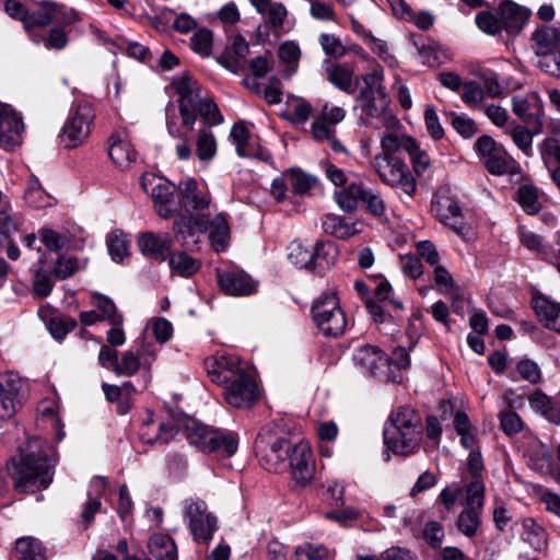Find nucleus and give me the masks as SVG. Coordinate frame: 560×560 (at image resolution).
<instances>
[{
    "label": "nucleus",
    "instance_id": "nucleus-1",
    "mask_svg": "<svg viewBox=\"0 0 560 560\" xmlns=\"http://www.w3.org/2000/svg\"><path fill=\"white\" fill-rule=\"evenodd\" d=\"M255 447L267 470L278 472L289 459L292 476L298 483L305 486L313 479L315 463L311 446L301 441L292 447L282 421L266 424L256 439Z\"/></svg>",
    "mask_w": 560,
    "mask_h": 560
},
{
    "label": "nucleus",
    "instance_id": "nucleus-2",
    "mask_svg": "<svg viewBox=\"0 0 560 560\" xmlns=\"http://www.w3.org/2000/svg\"><path fill=\"white\" fill-rule=\"evenodd\" d=\"M205 368L213 383L223 386V395L229 405L248 408L258 397L256 380L246 362L230 354L210 357Z\"/></svg>",
    "mask_w": 560,
    "mask_h": 560
},
{
    "label": "nucleus",
    "instance_id": "nucleus-3",
    "mask_svg": "<svg viewBox=\"0 0 560 560\" xmlns=\"http://www.w3.org/2000/svg\"><path fill=\"white\" fill-rule=\"evenodd\" d=\"M54 451L39 438L28 441L25 453L10 469L14 488L20 492L44 490L52 481L55 466Z\"/></svg>",
    "mask_w": 560,
    "mask_h": 560
},
{
    "label": "nucleus",
    "instance_id": "nucleus-4",
    "mask_svg": "<svg viewBox=\"0 0 560 560\" xmlns=\"http://www.w3.org/2000/svg\"><path fill=\"white\" fill-rule=\"evenodd\" d=\"M178 95V106L170 102L165 107L167 133L172 138H184L197 120V112L206 97L199 83L188 74H182L172 83Z\"/></svg>",
    "mask_w": 560,
    "mask_h": 560
},
{
    "label": "nucleus",
    "instance_id": "nucleus-5",
    "mask_svg": "<svg viewBox=\"0 0 560 560\" xmlns=\"http://www.w3.org/2000/svg\"><path fill=\"white\" fill-rule=\"evenodd\" d=\"M422 433L421 416L410 407H399L384 427V443L394 454L410 455L418 451Z\"/></svg>",
    "mask_w": 560,
    "mask_h": 560
},
{
    "label": "nucleus",
    "instance_id": "nucleus-6",
    "mask_svg": "<svg viewBox=\"0 0 560 560\" xmlns=\"http://www.w3.org/2000/svg\"><path fill=\"white\" fill-rule=\"evenodd\" d=\"M360 81L363 85L360 89L358 102L362 113L370 118L380 119L387 129H395L399 120L388 112L389 98L383 85V69L376 66L370 73L358 78L355 84Z\"/></svg>",
    "mask_w": 560,
    "mask_h": 560
},
{
    "label": "nucleus",
    "instance_id": "nucleus-7",
    "mask_svg": "<svg viewBox=\"0 0 560 560\" xmlns=\"http://www.w3.org/2000/svg\"><path fill=\"white\" fill-rule=\"evenodd\" d=\"M311 312L316 327L324 336L338 337L345 332L347 318L335 292L320 294Z\"/></svg>",
    "mask_w": 560,
    "mask_h": 560
},
{
    "label": "nucleus",
    "instance_id": "nucleus-8",
    "mask_svg": "<svg viewBox=\"0 0 560 560\" xmlns=\"http://www.w3.org/2000/svg\"><path fill=\"white\" fill-rule=\"evenodd\" d=\"M186 435L188 442L202 452L218 453L230 457L236 453L238 447V441L234 433L213 430L201 423L188 424Z\"/></svg>",
    "mask_w": 560,
    "mask_h": 560
},
{
    "label": "nucleus",
    "instance_id": "nucleus-9",
    "mask_svg": "<svg viewBox=\"0 0 560 560\" xmlns=\"http://www.w3.org/2000/svg\"><path fill=\"white\" fill-rule=\"evenodd\" d=\"M79 19V13L75 10L68 9L55 1L43 0L37 3L35 10L30 11L25 31L34 44H39V35L35 33V27H44L54 22L61 25H71Z\"/></svg>",
    "mask_w": 560,
    "mask_h": 560
},
{
    "label": "nucleus",
    "instance_id": "nucleus-10",
    "mask_svg": "<svg viewBox=\"0 0 560 560\" xmlns=\"http://www.w3.org/2000/svg\"><path fill=\"white\" fill-rule=\"evenodd\" d=\"M371 165L384 184L400 189L410 198L415 196L417 182L399 156H374Z\"/></svg>",
    "mask_w": 560,
    "mask_h": 560
},
{
    "label": "nucleus",
    "instance_id": "nucleus-11",
    "mask_svg": "<svg viewBox=\"0 0 560 560\" xmlns=\"http://www.w3.org/2000/svg\"><path fill=\"white\" fill-rule=\"evenodd\" d=\"M158 359V350L153 343L142 341L136 351H124L117 364L115 374L117 376H133L140 370L143 371L144 385L151 381L152 365Z\"/></svg>",
    "mask_w": 560,
    "mask_h": 560
},
{
    "label": "nucleus",
    "instance_id": "nucleus-12",
    "mask_svg": "<svg viewBox=\"0 0 560 560\" xmlns=\"http://www.w3.org/2000/svg\"><path fill=\"white\" fill-rule=\"evenodd\" d=\"M184 517L197 542L209 544L217 530V517L207 512V504L201 500H185Z\"/></svg>",
    "mask_w": 560,
    "mask_h": 560
},
{
    "label": "nucleus",
    "instance_id": "nucleus-13",
    "mask_svg": "<svg viewBox=\"0 0 560 560\" xmlns=\"http://www.w3.org/2000/svg\"><path fill=\"white\" fill-rule=\"evenodd\" d=\"M352 361L362 373L370 374L385 382H395L387 355L373 345H362L353 350Z\"/></svg>",
    "mask_w": 560,
    "mask_h": 560
},
{
    "label": "nucleus",
    "instance_id": "nucleus-14",
    "mask_svg": "<svg viewBox=\"0 0 560 560\" xmlns=\"http://www.w3.org/2000/svg\"><path fill=\"white\" fill-rule=\"evenodd\" d=\"M95 113L89 103L77 104L61 132V142L67 148H77L88 138Z\"/></svg>",
    "mask_w": 560,
    "mask_h": 560
},
{
    "label": "nucleus",
    "instance_id": "nucleus-15",
    "mask_svg": "<svg viewBox=\"0 0 560 560\" xmlns=\"http://www.w3.org/2000/svg\"><path fill=\"white\" fill-rule=\"evenodd\" d=\"M475 150L482 159L485 167L493 175L513 173L516 167L514 159L490 136H481L475 142Z\"/></svg>",
    "mask_w": 560,
    "mask_h": 560
},
{
    "label": "nucleus",
    "instance_id": "nucleus-16",
    "mask_svg": "<svg viewBox=\"0 0 560 560\" xmlns=\"http://www.w3.org/2000/svg\"><path fill=\"white\" fill-rule=\"evenodd\" d=\"M431 211L444 225L451 228L457 235L466 237L470 226L465 222L458 201L446 191H438L432 199Z\"/></svg>",
    "mask_w": 560,
    "mask_h": 560
},
{
    "label": "nucleus",
    "instance_id": "nucleus-17",
    "mask_svg": "<svg viewBox=\"0 0 560 560\" xmlns=\"http://www.w3.org/2000/svg\"><path fill=\"white\" fill-rule=\"evenodd\" d=\"M141 186L151 196L154 208L161 218L167 219L177 212V201L174 196L175 185L161 177L147 174L141 177Z\"/></svg>",
    "mask_w": 560,
    "mask_h": 560
},
{
    "label": "nucleus",
    "instance_id": "nucleus-18",
    "mask_svg": "<svg viewBox=\"0 0 560 560\" xmlns=\"http://www.w3.org/2000/svg\"><path fill=\"white\" fill-rule=\"evenodd\" d=\"M24 124L21 115L8 104L0 102V147L13 151L22 143Z\"/></svg>",
    "mask_w": 560,
    "mask_h": 560
},
{
    "label": "nucleus",
    "instance_id": "nucleus-19",
    "mask_svg": "<svg viewBox=\"0 0 560 560\" xmlns=\"http://www.w3.org/2000/svg\"><path fill=\"white\" fill-rule=\"evenodd\" d=\"M178 191L177 211L180 210L194 215V212L207 209L211 202L210 196L198 189L195 178L182 180L178 185Z\"/></svg>",
    "mask_w": 560,
    "mask_h": 560
},
{
    "label": "nucleus",
    "instance_id": "nucleus-20",
    "mask_svg": "<svg viewBox=\"0 0 560 560\" xmlns=\"http://www.w3.org/2000/svg\"><path fill=\"white\" fill-rule=\"evenodd\" d=\"M22 382L18 375L8 373L0 380V419L13 417L21 408Z\"/></svg>",
    "mask_w": 560,
    "mask_h": 560
},
{
    "label": "nucleus",
    "instance_id": "nucleus-21",
    "mask_svg": "<svg viewBox=\"0 0 560 560\" xmlns=\"http://www.w3.org/2000/svg\"><path fill=\"white\" fill-rule=\"evenodd\" d=\"M230 138L240 158H254L265 162L271 159V154L268 151L264 150L258 143H255L244 122L240 121L233 125Z\"/></svg>",
    "mask_w": 560,
    "mask_h": 560
},
{
    "label": "nucleus",
    "instance_id": "nucleus-22",
    "mask_svg": "<svg viewBox=\"0 0 560 560\" xmlns=\"http://www.w3.org/2000/svg\"><path fill=\"white\" fill-rule=\"evenodd\" d=\"M221 290L228 295H249L256 291V282L242 270H217Z\"/></svg>",
    "mask_w": 560,
    "mask_h": 560
},
{
    "label": "nucleus",
    "instance_id": "nucleus-23",
    "mask_svg": "<svg viewBox=\"0 0 560 560\" xmlns=\"http://www.w3.org/2000/svg\"><path fill=\"white\" fill-rule=\"evenodd\" d=\"M498 15H500L502 30L515 36L522 32L530 11L515 2L504 1L498 8Z\"/></svg>",
    "mask_w": 560,
    "mask_h": 560
},
{
    "label": "nucleus",
    "instance_id": "nucleus-24",
    "mask_svg": "<svg viewBox=\"0 0 560 560\" xmlns=\"http://www.w3.org/2000/svg\"><path fill=\"white\" fill-rule=\"evenodd\" d=\"M195 230L200 233L208 231V218L205 215H182L174 222V231L177 241L183 246L189 247L190 245L197 246L199 243L198 238L195 237Z\"/></svg>",
    "mask_w": 560,
    "mask_h": 560
},
{
    "label": "nucleus",
    "instance_id": "nucleus-25",
    "mask_svg": "<svg viewBox=\"0 0 560 560\" xmlns=\"http://www.w3.org/2000/svg\"><path fill=\"white\" fill-rule=\"evenodd\" d=\"M138 247L143 256L152 260L163 261L172 247V238L166 233L145 232L138 236Z\"/></svg>",
    "mask_w": 560,
    "mask_h": 560
},
{
    "label": "nucleus",
    "instance_id": "nucleus-26",
    "mask_svg": "<svg viewBox=\"0 0 560 560\" xmlns=\"http://www.w3.org/2000/svg\"><path fill=\"white\" fill-rule=\"evenodd\" d=\"M249 52V46L246 39L236 35L232 45L225 49L219 59L220 63L233 73L244 72L246 69V56Z\"/></svg>",
    "mask_w": 560,
    "mask_h": 560
},
{
    "label": "nucleus",
    "instance_id": "nucleus-27",
    "mask_svg": "<svg viewBox=\"0 0 560 560\" xmlns=\"http://www.w3.org/2000/svg\"><path fill=\"white\" fill-rule=\"evenodd\" d=\"M108 142V154L115 164L125 167L136 161L137 152L127 140L126 135L120 132L114 133Z\"/></svg>",
    "mask_w": 560,
    "mask_h": 560
},
{
    "label": "nucleus",
    "instance_id": "nucleus-28",
    "mask_svg": "<svg viewBox=\"0 0 560 560\" xmlns=\"http://www.w3.org/2000/svg\"><path fill=\"white\" fill-rule=\"evenodd\" d=\"M533 302L537 315L545 320V325L560 332V303L545 295L535 296Z\"/></svg>",
    "mask_w": 560,
    "mask_h": 560
},
{
    "label": "nucleus",
    "instance_id": "nucleus-29",
    "mask_svg": "<svg viewBox=\"0 0 560 560\" xmlns=\"http://www.w3.org/2000/svg\"><path fill=\"white\" fill-rule=\"evenodd\" d=\"M148 549L155 560H177L176 544L167 534L156 533L151 535Z\"/></svg>",
    "mask_w": 560,
    "mask_h": 560
},
{
    "label": "nucleus",
    "instance_id": "nucleus-30",
    "mask_svg": "<svg viewBox=\"0 0 560 560\" xmlns=\"http://www.w3.org/2000/svg\"><path fill=\"white\" fill-rule=\"evenodd\" d=\"M532 39L536 55L560 50V31L558 28L541 26L533 33Z\"/></svg>",
    "mask_w": 560,
    "mask_h": 560
},
{
    "label": "nucleus",
    "instance_id": "nucleus-31",
    "mask_svg": "<svg viewBox=\"0 0 560 560\" xmlns=\"http://www.w3.org/2000/svg\"><path fill=\"white\" fill-rule=\"evenodd\" d=\"M209 240L212 248L224 252L230 241V226L222 213L217 214L211 221L208 219Z\"/></svg>",
    "mask_w": 560,
    "mask_h": 560
},
{
    "label": "nucleus",
    "instance_id": "nucleus-32",
    "mask_svg": "<svg viewBox=\"0 0 560 560\" xmlns=\"http://www.w3.org/2000/svg\"><path fill=\"white\" fill-rule=\"evenodd\" d=\"M168 265L172 271L183 278H190L201 268V260L194 258L184 250H176L170 254Z\"/></svg>",
    "mask_w": 560,
    "mask_h": 560
},
{
    "label": "nucleus",
    "instance_id": "nucleus-33",
    "mask_svg": "<svg viewBox=\"0 0 560 560\" xmlns=\"http://www.w3.org/2000/svg\"><path fill=\"white\" fill-rule=\"evenodd\" d=\"M413 138L398 131H388L381 137L382 153L375 156H398L397 153L400 150L407 152L409 144H411Z\"/></svg>",
    "mask_w": 560,
    "mask_h": 560
},
{
    "label": "nucleus",
    "instance_id": "nucleus-34",
    "mask_svg": "<svg viewBox=\"0 0 560 560\" xmlns=\"http://www.w3.org/2000/svg\"><path fill=\"white\" fill-rule=\"evenodd\" d=\"M258 14L275 34H281L284 31V22L289 12L282 2L271 1Z\"/></svg>",
    "mask_w": 560,
    "mask_h": 560
},
{
    "label": "nucleus",
    "instance_id": "nucleus-35",
    "mask_svg": "<svg viewBox=\"0 0 560 560\" xmlns=\"http://www.w3.org/2000/svg\"><path fill=\"white\" fill-rule=\"evenodd\" d=\"M336 247L332 243L317 242L312 250L310 270L323 273L335 264Z\"/></svg>",
    "mask_w": 560,
    "mask_h": 560
},
{
    "label": "nucleus",
    "instance_id": "nucleus-36",
    "mask_svg": "<svg viewBox=\"0 0 560 560\" xmlns=\"http://www.w3.org/2000/svg\"><path fill=\"white\" fill-rule=\"evenodd\" d=\"M24 199L31 207L47 208L54 205V198L49 195L39 183L38 178L31 176L24 194Z\"/></svg>",
    "mask_w": 560,
    "mask_h": 560
},
{
    "label": "nucleus",
    "instance_id": "nucleus-37",
    "mask_svg": "<svg viewBox=\"0 0 560 560\" xmlns=\"http://www.w3.org/2000/svg\"><path fill=\"white\" fill-rule=\"evenodd\" d=\"M327 80L340 91L353 94L355 84L353 83V72L342 65H334L327 69Z\"/></svg>",
    "mask_w": 560,
    "mask_h": 560
},
{
    "label": "nucleus",
    "instance_id": "nucleus-38",
    "mask_svg": "<svg viewBox=\"0 0 560 560\" xmlns=\"http://www.w3.org/2000/svg\"><path fill=\"white\" fill-rule=\"evenodd\" d=\"M522 528V539L529 544L535 550H541L546 546V532L534 518H523Z\"/></svg>",
    "mask_w": 560,
    "mask_h": 560
},
{
    "label": "nucleus",
    "instance_id": "nucleus-39",
    "mask_svg": "<svg viewBox=\"0 0 560 560\" xmlns=\"http://www.w3.org/2000/svg\"><path fill=\"white\" fill-rule=\"evenodd\" d=\"M323 229L325 233L341 240L349 238L359 232L355 228V223H349L343 218L335 214L326 215L323 222Z\"/></svg>",
    "mask_w": 560,
    "mask_h": 560
},
{
    "label": "nucleus",
    "instance_id": "nucleus-40",
    "mask_svg": "<svg viewBox=\"0 0 560 560\" xmlns=\"http://www.w3.org/2000/svg\"><path fill=\"white\" fill-rule=\"evenodd\" d=\"M434 283L440 293L448 295L453 302L463 298L462 289L455 284L452 275L442 266L434 267Z\"/></svg>",
    "mask_w": 560,
    "mask_h": 560
},
{
    "label": "nucleus",
    "instance_id": "nucleus-41",
    "mask_svg": "<svg viewBox=\"0 0 560 560\" xmlns=\"http://www.w3.org/2000/svg\"><path fill=\"white\" fill-rule=\"evenodd\" d=\"M481 511L482 510L466 506L457 517V529L468 538L476 536L481 525Z\"/></svg>",
    "mask_w": 560,
    "mask_h": 560
},
{
    "label": "nucleus",
    "instance_id": "nucleus-42",
    "mask_svg": "<svg viewBox=\"0 0 560 560\" xmlns=\"http://www.w3.org/2000/svg\"><path fill=\"white\" fill-rule=\"evenodd\" d=\"M15 550L21 560H47L42 542L32 536L21 537L16 540Z\"/></svg>",
    "mask_w": 560,
    "mask_h": 560
},
{
    "label": "nucleus",
    "instance_id": "nucleus-43",
    "mask_svg": "<svg viewBox=\"0 0 560 560\" xmlns=\"http://www.w3.org/2000/svg\"><path fill=\"white\" fill-rule=\"evenodd\" d=\"M364 186L352 183L348 187L335 194L336 202L339 208L346 212H352L358 207V201L362 200Z\"/></svg>",
    "mask_w": 560,
    "mask_h": 560
},
{
    "label": "nucleus",
    "instance_id": "nucleus-44",
    "mask_svg": "<svg viewBox=\"0 0 560 560\" xmlns=\"http://www.w3.org/2000/svg\"><path fill=\"white\" fill-rule=\"evenodd\" d=\"M197 156L201 162H210L217 154V140L209 130H200L197 137Z\"/></svg>",
    "mask_w": 560,
    "mask_h": 560
},
{
    "label": "nucleus",
    "instance_id": "nucleus-45",
    "mask_svg": "<svg viewBox=\"0 0 560 560\" xmlns=\"http://www.w3.org/2000/svg\"><path fill=\"white\" fill-rule=\"evenodd\" d=\"M513 113L522 119L525 124L530 125L533 128L540 127L538 116L533 112L528 97L515 95L512 98Z\"/></svg>",
    "mask_w": 560,
    "mask_h": 560
},
{
    "label": "nucleus",
    "instance_id": "nucleus-46",
    "mask_svg": "<svg viewBox=\"0 0 560 560\" xmlns=\"http://www.w3.org/2000/svg\"><path fill=\"white\" fill-rule=\"evenodd\" d=\"M517 201L528 214H536L540 210V202L535 187L523 185L517 190Z\"/></svg>",
    "mask_w": 560,
    "mask_h": 560
},
{
    "label": "nucleus",
    "instance_id": "nucleus-47",
    "mask_svg": "<svg viewBox=\"0 0 560 560\" xmlns=\"http://www.w3.org/2000/svg\"><path fill=\"white\" fill-rule=\"evenodd\" d=\"M66 26L59 24L50 28L46 36H39V43H43L47 49L62 50L69 43L68 32L65 30Z\"/></svg>",
    "mask_w": 560,
    "mask_h": 560
},
{
    "label": "nucleus",
    "instance_id": "nucleus-48",
    "mask_svg": "<svg viewBox=\"0 0 560 560\" xmlns=\"http://www.w3.org/2000/svg\"><path fill=\"white\" fill-rule=\"evenodd\" d=\"M107 248L112 259L120 262L129 254V242L125 234L113 232L107 237Z\"/></svg>",
    "mask_w": 560,
    "mask_h": 560
},
{
    "label": "nucleus",
    "instance_id": "nucleus-49",
    "mask_svg": "<svg viewBox=\"0 0 560 560\" xmlns=\"http://www.w3.org/2000/svg\"><path fill=\"white\" fill-rule=\"evenodd\" d=\"M362 203L366 211L376 218H383L386 215V203L382 196L370 188H363Z\"/></svg>",
    "mask_w": 560,
    "mask_h": 560
},
{
    "label": "nucleus",
    "instance_id": "nucleus-50",
    "mask_svg": "<svg viewBox=\"0 0 560 560\" xmlns=\"http://www.w3.org/2000/svg\"><path fill=\"white\" fill-rule=\"evenodd\" d=\"M177 433L176 427L173 424V422H161L159 424V431L154 436L149 435L148 432L142 429L140 436L141 440L147 444H167L171 442Z\"/></svg>",
    "mask_w": 560,
    "mask_h": 560
},
{
    "label": "nucleus",
    "instance_id": "nucleus-51",
    "mask_svg": "<svg viewBox=\"0 0 560 560\" xmlns=\"http://www.w3.org/2000/svg\"><path fill=\"white\" fill-rule=\"evenodd\" d=\"M213 34L208 28H199L190 38V45L195 52L201 57H209L212 50Z\"/></svg>",
    "mask_w": 560,
    "mask_h": 560
},
{
    "label": "nucleus",
    "instance_id": "nucleus-52",
    "mask_svg": "<svg viewBox=\"0 0 560 560\" xmlns=\"http://www.w3.org/2000/svg\"><path fill=\"white\" fill-rule=\"evenodd\" d=\"M38 237L45 247L50 252L61 250L69 242L65 234H61L50 228L39 229Z\"/></svg>",
    "mask_w": 560,
    "mask_h": 560
},
{
    "label": "nucleus",
    "instance_id": "nucleus-53",
    "mask_svg": "<svg viewBox=\"0 0 560 560\" xmlns=\"http://www.w3.org/2000/svg\"><path fill=\"white\" fill-rule=\"evenodd\" d=\"M329 552L326 547L314 544H303L294 550V560H328Z\"/></svg>",
    "mask_w": 560,
    "mask_h": 560
},
{
    "label": "nucleus",
    "instance_id": "nucleus-54",
    "mask_svg": "<svg viewBox=\"0 0 560 560\" xmlns=\"http://www.w3.org/2000/svg\"><path fill=\"white\" fill-rule=\"evenodd\" d=\"M407 153L410 156L415 173L418 176L423 175L431 164L428 153L419 147L415 139L412 143L409 144Z\"/></svg>",
    "mask_w": 560,
    "mask_h": 560
},
{
    "label": "nucleus",
    "instance_id": "nucleus-55",
    "mask_svg": "<svg viewBox=\"0 0 560 560\" xmlns=\"http://www.w3.org/2000/svg\"><path fill=\"white\" fill-rule=\"evenodd\" d=\"M288 259L298 268H305L310 270L312 250H308L299 242H292L288 247Z\"/></svg>",
    "mask_w": 560,
    "mask_h": 560
},
{
    "label": "nucleus",
    "instance_id": "nucleus-56",
    "mask_svg": "<svg viewBox=\"0 0 560 560\" xmlns=\"http://www.w3.org/2000/svg\"><path fill=\"white\" fill-rule=\"evenodd\" d=\"M94 304L102 320H107L110 324H122V316L117 313L116 305L110 299L97 296Z\"/></svg>",
    "mask_w": 560,
    "mask_h": 560
},
{
    "label": "nucleus",
    "instance_id": "nucleus-57",
    "mask_svg": "<svg viewBox=\"0 0 560 560\" xmlns=\"http://www.w3.org/2000/svg\"><path fill=\"white\" fill-rule=\"evenodd\" d=\"M466 505L482 510L485 502V485L482 479H471L466 488Z\"/></svg>",
    "mask_w": 560,
    "mask_h": 560
},
{
    "label": "nucleus",
    "instance_id": "nucleus-58",
    "mask_svg": "<svg viewBox=\"0 0 560 560\" xmlns=\"http://www.w3.org/2000/svg\"><path fill=\"white\" fill-rule=\"evenodd\" d=\"M324 52L329 57L340 58L347 54L341 39L332 34L322 33L318 38Z\"/></svg>",
    "mask_w": 560,
    "mask_h": 560
},
{
    "label": "nucleus",
    "instance_id": "nucleus-59",
    "mask_svg": "<svg viewBox=\"0 0 560 560\" xmlns=\"http://www.w3.org/2000/svg\"><path fill=\"white\" fill-rule=\"evenodd\" d=\"M476 24L480 31L489 35H495L502 30L500 15L490 11H482L476 16Z\"/></svg>",
    "mask_w": 560,
    "mask_h": 560
},
{
    "label": "nucleus",
    "instance_id": "nucleus-60",
    "mask_svg": "<svg viewBox=\"0 0 560 560\" xmlns=\"http://www.w3.org/2000/svg\"><path fill=\"white\" fill-rule=\"evenodd\" d=\"M289 180L292 187V190L296 195L306 194L315 184V178L299 171L291 170L289 173Z\"/></svg>",
    "mask_w": 560,
    "mask_h": 560
},
{
    "label": "nucleus",
    "instance_id": "nucleus-61",
    "mask_svg": "<svg viewBox=\"0 0 560 560\" xmlns=\"http://www.w3.org/2000/svg\"><path fill=\"white\" fill-rule=\"evenodd\" d=\"M366 44L371 50L377 55L387 66L394 68L397 66L396 58L389 52L386 42L366 34Z\"/></svg>",
    "mask_w": 560,
    "mask_h": 560
},
{
    "label": "nucleus",
    "instance_id": "nucleus-62",
    "mask_svg": "<svg viewBox=\"0 0 560 560\" xmlns=\"http://www.w3.org/2000/svg\"><path fill=\"white\" fill-rule=\"evenodd\" d=\"M77 322L70 317H52L49 320L48 329L55 339H63L68 332L74 329Z\"/></svg>",
    "mask_w": 560,
    "mask_h": 560
},
{
    "label": "nucleus",
    "instance_id": "nucleus-63",
    "mask_svg": "<svg viewBox=\"0 0 560 560\" xmlns=\"http://www.w3.org/2000/svg\"><path fill=\"white\" fill-rule=\"evenodd\" d=\"M79 269V261L72 256L61 255L57 258L54 273L59 279L71 277Z\"/></svg>",
    "mask_w": 560,
    "mask_h": 560
},
{
    "label": "nucleus",
    "instance_id": "nucleus-64",
    "mask_svg": "<svg viewBox=\"0 0 560 560\" xmlns=\"http://www.w3.org/2000/svg\"><path fill=\"white\" fill-rule=\"evenodd\" d=\"M537 66L546 73L560 78V50L538 55Z\"/></svg>",
    "mask_w": 560,
    "mask_h": 560
}]
</instances>
